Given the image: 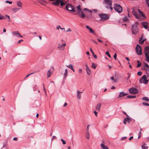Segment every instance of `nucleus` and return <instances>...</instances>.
<instances>
[{"instance_id":"1","label":"nucleus","mask_w":149,"mask_h":149,"mask_svg":"<svg viewBox=\"0 0 149 149\" xmlns=\"http://www.w3.org/2000/svg\"><path fill=\"white\" fill-rule=\"evenodd\" d=\"M139 25V23L137 22H135L132 26V33L133 34L136 35L138 32V26Z\"/></svg>"},{"instance_id":"2","label":"nucleus","mask_w":149,"mask_h":149,"mask_svg":"<svg viewBox=\"0 0 149 149\" xmlns=\"http://www.w3.org/2000/svg\"><path fill=\"white\" fill-rule=\"evenodd\" d=\"M77 8L79 15L81 18H84L85 17V15L83 13L81 8L80 5H79L77 6Z\"/></svg>"},{"instance_id":"3","label":"nucleus","mask_w":149,"mask_h":149,"mask_svg":"<svg viewBox=\"0 0 149 149\" xmlns=\"http://www.w3.org/2000/svg\"><path fill=\"white\" fill-rule=\"evenodd\" d=\"M114 8L115 10L120 13L122 11V8L120 5L116 3L114 5Z\"/></svg>"},{"instance_id":"4","label":"nucleus","mask_w":149,"mask_h":149,"mask_svg":"<svg viewBox=\"0 0 149 149\" xmlns=\"http://www.w3.org/2000/svg\"><path fill=\"white\" fill-rule=\"evenodd\" d=\"M106 3V7L107 8H110L111 10L113 9L111 7L112 2L111 0H104Z\"/></svg>"},{"instance_id":"5","label":"nucleus","mask_w":149,"mask_h":149,"mask_svg":"<svg viewBox=\"0 0 149 149\" xmlns=\"http://www.w3.org/2000/svg\"><path fill=\"white\" fill-rule=\"evenodd\" d=\"M140 83H143L145 84H147L148 82V80L147 79V77L146 75H144L139 80Z\"/></svg>"},{"instance_id":"6","label":"nucleus","mask_w":149,"mask_h":149,"mask_svg":"<svg viewBox=\"0 0 149 149\" xmlns=\"http://www.w3.org/2000/svg\"><path fill=\"white\" fill-rule=\"evenodd\" d=\"M144 52L147 60L149 61V47L147 46L145 47Z\"/></svg>"},{"instance_id":"7","label":"nucleus","mask_w":149,"mask_h":149,"mask_svg":"<svg viewBox=\"0 0 149 149\" xmlns=\"http://www.w3.org/2000/svg\"><path fill=\"white\" fill-rule=\"evenodd\" d=\"M65 8L66 9L70 11H71L73 12H75V10L73 6L71 4H68L66 5L65 6Z\"/></svg>"},{"instance_id":"8","label":"nucleus","mask_w":149,"mask_h":149,"mask_svg":"<svg viewBox=\"0 0 149 149\" xmlns=\"http://www.w3.org/2000/svg\"><path fill=\"white\" fill-rule=\"evenodd\" d=\"M129 91L130 93L134 94H136L139 92L138 90L136 88L134 87L130 88Z\"/></svg>"},{"instance_id":"9","label":"nucleus","mask_w":149,"mask_h":149,"mask_svg":"<svg viewBox=\"0 0 149 149\" xmlns=\"http://www.w3.org/2000/svg\"><path fill=\"white\" fill-rule=\"evenodd\" d=\"M99 16L101 20H105L109 18L107 15L104 14H101L99 15Z\"/></svg>"},{"instance_id":"10","label":"nucleus","mask_w":149,"mask_h":149,"mask_svg":"<svg viewBox=\"0 0 149 149\" xmlns=\"http://www.w3.org/2000/svg\"><path fill=\"white\" fill-rule=\"evenodd\" d=\"M136 50L138 55H141V47L139 45H136Z\"/></svg>"},{"instance_id":"11","label":"nucleus","mask_w":149,"mask_h":149,"mask_svg":"<svg viewBox=\"0 0 149 149\" xmlns=\"http://www.w3.org/2000/svg\"><path fill=\"white\" fill-rule=\"evenodd\" d=\"M138 12L137 9H134L132 10V13L134 15L136 18L137 19H139V15H137V13Z\"/></svg>"},{"instance_id":"12","label":"nucleus","mask_w":149,"mask_h":149,"mask_svg":"<svg viewBox=\"0 0 149 149\" xmlns=\"http://www.w3.org/2000/svg\"><path fill=\"white\" fill-rule=\"evenodd\" d=\"M12 33L13 35L17 36L18 37H23V36L20 35L18 31H13L12 32Z\"/></svg>"},{"instance_id":"13","label":"nucleus","mask_w":149,"mask_h":149,"mask_svg":"<svg viewBox=\"0 0 149 149\" xmlns=\"http://www.w3.org/2000/svg\"><path fill=\"white\" fill-rule=\"evenodd\" d=\"M144 69L146 70L148 72H147L146 73L147 74V77H148V75H149V66L146 63H145L144 66Z\"/></svg>"},{"instance_id":"14","label":"nucleus","mask_w":149,"mask_h":149,"mask_svg":"<svg viewBox=\"0 0 149 149\" xmlns=\"http://www.w3.org/2000/svg\"><path fill=\"white\" fill-rule=\"evenodd\" d=\"M132 120V119L130 118H129L128 117H127L125 118L123 120V123L125 125L126 124V122H127L128 123H130Z\"/></svg>"},{"instance_id":"15","label":"nucleus","mask_w":149,"mask_h":149,"mask_svg":"<svg viewBox=\"0 0 149 149\" xmlns=\"http://www.w3.org/2000/svg\"><path fill=\"white\" fill-rule=\"evenodd\" d=\"M7 17H8V21L9 22V20H10L9 16L7 15H6L5 16H3L2 15H1L0 14V19H6Z\"/></svg>"},{"instance_id":"16","label":"nucleus","mask_w":149,"mask_h":149,"mask_svg":"<svg viewBox=\"0 0 149 149\" xmlns=\"http://www.w3.org/2000/svg\"><path fill=\"white\" fill-rule=\"evenodd\" d=\"M66 45V44L65 43L61 45H59V46L58 47V48L60 50H62L63 49L64 47Z\"/></svg>"},{"instance_id":"17","label":"nucleus","mask_w":149,"mask_h":149,"mask_svg":"<svg viewBox=\"0 0 149 149\" xmlns=\"http://www.w3.org/2000/svg\"><path fill=\"white\" fill-rule=\"evenodd\" d=\"M86 28L89 30V31L92 33L96 35L95 33V31L91 27H90L89 26L87 25L86 26Z\"/></svg>"},{"instance_id":"18","label":"nucleus","mask_w":149,"mask_h":149,"mask_svg":"<svg viewBox=\"0 0 149 149\" xmlns=\"http://www.w3.org/2000/svg\"><path fill=\"white\" fill-rule=\"evenodd\" d=\"M82 93V92L79 91H77V98L79 100H80L81 99V93Z\"/></svg>"},{"instance_id":"19","label":"nucleus","mask_w":149,"mask_h":149,"mask_svg":"<svg viewBox=\"0 0 149 149\" xmlns=\"http://www.w3.org/2000/svg\"><path fill=\"white\" fill-rule=\"evenodd\" d=\"M127 94L123 92H121L120 93L119 95L118 96V98H120L122 97H123L125 95H127Z\"/></svg>"},{"instance_id":"20","label":"nucleus","mask_w":149,"mask_h":149,"mask_svg":"<svg viewBox=\"0 0 149 149\" xmlns=\"http://www.w3.org/2000/svg\"><path fill=\"white\" fill-rule=\"evenodd\" d=\"M142 25L144 27V28L146 29L148 28V25H147V22H142Z\"/></svg>"},{"instance_id":"21","label":"nucleus","mask_w":149,"mask_h":149,"mask_svg":"<svg viewBox=\"0 0 149 149\" xmlns=\"http://www.w3.org/2000/svg\"><path fill=\"white\" fill-rule=\"evenodd\" d=\"M101 104H98L96 107V110L99 111L100 110V108L101 107Z\"/></svg>"},{"instance_id":"22","label":"nucleus","mask_w":149,"mask_h":149,"mask_svg":"<svg viewBox=\"0 0 149 149\" xmlns=\"http://www.w3.org/2000/svg\"><path fill=\"white\" fill-rule=\"evenodd\" d=\"M101 146L103 149H109L108 147L107 146H105L103 143H101Z\"/></svg>"},{"instance_id":"23","label":"nucleus","mask_w":149,"mask_h":149,"mask_svg":"<svg viewBox=\"0 0 149 149\" xmlns=\"http://www.w3.org/2000/svg\"><path fill=\"white\" fill-rule=\"evenodd\" d=\"M145 41V39L142 40V37L140 38L139 42L140 44H143Z\"/></svg>"},{"instance_id":"24","label":"nucleus","mask_w":149,"mask_h":149,"mask_svg":"<svg viewBox=\"0 0 149 149\" xmlns=\"http://www.w3.org/2000/svg\"><path fill=\"white\" fill-rule=\"evenodd\" d=\"M87 74L88 75H90L91 74V71L89 68H88L86 69Z\"/></svg>"},{"instance_id":"25","label":"nucleus","mask_w":149,"mask_h":149,"mask_svg":"<svg viewBox=\"0 0 149 149\" xmlns=\"http://www.w3.org/2000/svg\"><path fill=\"white\" fill-rule=\"evenodd\" d=\"M138 12L139 13V17H141V15L143 17V14L142 12L139 9H137Z\"/></svg>"},{"instance_id":"26","label":"nucleus","mask_w":149,"mask_h":149,"mask_svg":"<svg viewBox=\"0 0 149 149\" xmlns=\"http://www.w3.org/2000/svg\"><path fill=\"white\" fill-rule=\"evenodd\" d=\"M68 67L72 70L74 72H75L73 68V66L71 64H69L68 66Z\"/></svg>"},{"instance_id":"27","label":"nucleus","mask_w":149,"mask_h":149,"mask_svg":"<svg viewBox=\"0 0 149 149\" xmlns=\"http://www.w3.org/2000/svg\"><path fill=\"white\" fill-rule=\"evenodd\" d=\"M17 5L19 7H21L22 6V3L20 1H18L17 2Z\"/></svg>"},{"instance_id":"28","label":"nucleus","mask_w":149,"mask_h":149,"mask_svg":"<svg viewBox=\"0 0 149 149\" xmlns=\"http://www.w3.org/2000/svg\"><path fill=\"white\" fill-rule=\"evenodd\" d=\"M19 8H15L12 9V11L14 13H15L18 11L19 9Z\"/></svg>"},{"instance_id":"29","label":"nucleus","mask_w":149,"mask_h":149,"mask_svg":"<svg viewBox=\"0 0 149 149\" xmlns=\"http://www.w3.org/2000/svg\"><path fill=\"white\" fill-rule=\"evenodd\" d=\"M142 100L145 101H146L148 102L149 101V99L148 97H144L142 98Z\"/></svg>"},{"instance_id":"30","label":"nucleus","mask_w":149,"mask_h":149,"mask_svg":"<svg viewBox=\"0 0 149 149\" xmlns=\"http://www.w3.org/2000/svg\"><path fill=\"white\" fill-rule=\"evenodd\" d=\"M50 70H49L47 72V76L48 78L49 77L51 76V71H50Z\"/></svg>"},{"instance_id":"31","label":"nucleus","mask_w":149,"mask_h":149,"mask_svg":"<svg viewBox=\"0 0 149 149\" xmlns=\"http://www.w3.org/2000/svg\"><path fill=\"white\" fill-rule=\"evenodd\" d=\"M137 62L138 63V64L137 65L136 67L137 68H139L141 66V62H140V61L139 60L137 61Z\"/></svg>"},{"instance_id":"32","label":"nucleus","mask_w":149,"mask_h":149,"mask_svg":"<svg viewBox=\"0 0 149 149\" xmlns=\"http://www.w3.org/2000/svg\"><path fill=\"white\" fill-rule=\"evenodd\" d=\"M136 97V96H132V95H128L127 96V97L128 98L130 99H132V98H134Z\"/></svg>"},{"instance_id":"33","label":"nucleus","mask_w":149,"mask_h":149,"mask_svg":"<svg viewBox=\"0 0 149 149\" xmlns=\"http://www.w3.org/2000/svg\"><path fill=\"white\" fill-rule=\"evenodd\" d=\"M97 67V65L94 63H92V67L94 69H95Z\"/></svg>"},{"instance_id":"34","label":"nucleus","mask_w":149,"mask_h":149,"mask_svg":"<svg viewBox=\"0 0 149 149\" xmlns=\"http://www.w3.org/2000/svg\"><path fill=\"white\" fill-rule=\"evenodd\" d=\"M60 5L61 6H63L65 5L66 4V3H64L63 1H62V0L60 1Z\"/></svg>"},{"instance_id":"35","label":"nucleus","mask_w":149,"mask_h":149,"mask_svg":"<svg viewBox=\"0 0 149 149\" xmlns=\"http://www.w3.org/2000/svg\"><path fill=\"white\" fill-rule=\"evenodd\" d=\"M68 74V70L67 69H65V72L64 74V76L65 77Z\"/></svg>"},{"instance_id":"36","label":"nucleus","mask_w":149,"mask_h":149,"mask_svg":"<svg viewBox=\"0 0 149 149\" xmlns=\"http://www.w3.org/2000/svg\"><path fill=\"white\" fill-rule=\"evenodd\" d=\"M145 1L147 6L149 8V0H145Z\"/></svg>"},{"instance_id":"37","label":"nucleus","mask_w":149,"mask_h":149,"mask_svg":"<svg viewBox=\"0 0 149 149\" xmlns=\"http://www.w3.org/2000/svg\"><path fill=\"white\" fill-rule=\"evenodd\" d=\"M141 147L142 149H148V148L147 146H144L143 145Z\"/></svg>"},{"instance_id":"38","label":"nucleus","mask_w":149,"mask_h":149,"mask_svg":"<svg viewBox=\"0 0 149 149\" xmlns=\"http://www.w3.org/2000/svg\"><path fill=\"white\" fill-rule=\"evenodd\" d=\"M61 141H62L63 145H65L66 144V142L65 141L63 140L62 139H61Z\"/></svg>"},{"instance_id":"39","label":"nucleus","mask_w":149,"mask_h":149,"mask_svg":"<svg viewBox=\"0 0 149 149\" xmlns=\"http://www.w3.org/2000/svg\"><path fill=\"white\" fill-rule=\"evenodd\" d=\"M123 20L124 21H126L128 20V19L126 17H125L123 18Z\"/></svg>"},{"instance_id":"40","label":"nucleus","mask_w":149,"mask_h":149,"mask_svg":"<svg viewBox=\"0 0 149 149\" xmlns=\"http://www.w3.org/2000/svg\"><path fill=\"white\" fill-rule=\"evenodd\" d=\"M142 104L143 105L145 106H149V104L148 103H146L145 102H143L142 103Z\"/></svg>"},{"instance_id":"41","label":"nucleus","mask_w":149,"mask_h":149,"mask_svg":"<svg viewBox=\"0 0 149 149\" xmlns=\"http://www.w3.org/2000/svg\"><path fill=\"white\" fill-rule=\"evenodd\" d=\"M106 54L109 57L111 58V56L110 54L109 53L108 51H107L106 52Z\"/></svg>"},{"instance_id":"42","label":"nucleus","mask_w":149,"mask_h":149,"mask_svg":"<svg viewBox=\"0 0 149 149\" xmlns=\"http://www.w3.org/2000/svg\"><path fill=\"white\" fill-rule=\"evenodd\" d=\"M111 79L113 81H114V82H116L117 81V80L116 79V80H115L114 79V77H111Z\"/></svg>"},{"instance_id":"43","label":"nucleus","mask_w":149,"mask_h":149,"mask_svg":"<svg viewBox=\"0 0 149 149\" xmlns=\"http://www.w3.org/2000/svg\"><path fill=\"white\" fill-rule=\"evenodd\" d=\"M93 56L95 58L97 59V56L95 54H94V53H93L92 54Z\"/></svg>"},{"instance_id":"44","label":"nucleus","mask_w":149,"mask_h":149,"mask_svg":"<svg viewBox=\"0 0 149 149\" xmlns=\"http://www.w3.org/2000/svg\"><path fill=\"white\" fill-rule=\"evenodd\" d=\"M142 73V72L141 71H139L137 72V74L139 76H141Z\"/></svg>"},{"instance_id":"45","label":"nucleus","mask_w":149,"mask_h":149,"mask_svg":"<svg viewBox=\"0 0 149 149\" xmlns=\"http://www.w3.org/2000/svg\"><path fill=\"white\" fill-rule=\"evenodd\" d=\"M90 125H88L87 126V133L88 134H89V132H88V129H89V127H90Z\"/></svg>"},{"instance_id":"46","label":"nucleus","mask_w":149,"mask_h":149,"mask_svg":"<svg viewBox=\"0 0 149 149\" xmlns=\"http://www.w3.org/2000/svg\"><path fill=\"white\" fill-rule=\"evenodd\" d=\"M5 2L6 3H8L10 4H11V3H12V2L11 1H5Z\"/></svg>"},{"instance_id":"47","label":"nucleus","mask_w":149,"mask_h":149,"mask_svg":"<svg viewBox=\"0 0 149 149\" xmlns=\"http://www.w3.org/2000/svg\"><path fill=\"white\" fill-rule=\"evenodd\" d=\"M72 31L71 29L70 28H68L67 31H66V32H71Z\"/></svg>"},{"instance_id":"48","label":"nucleus","mask_w":149,"mask_h":149,"mask_svg":"<svg viewBox=\"0 0 149 149\" xmlns=\"http://www.w3.org/2000/svg\"><path fill=\"white\" fill-rule=\"evenodd\" d=\"M89 134H88L87 133H87H86V138L87 139H89Z\"/></svg>"},{"instance_id":"49","label":"nucleus","mask_w":149,"mask_h":149,"mask_svg":"<svg viewBox=\"0 0 149 149\" xmlns=\"http://www.w3.org/2000/svg\"><path fill=\"white\" fill-rule=\"evenodd\" d=\"M116 56H117V54L116 53H115L113 56V57L115 59V60H116Z\"/></svg>"},{"instance_id":"50","label":"nucleus","mask_w":149,"mask_h":149,"mask_svg":"<svg viewBox=\"0 0 149 149\" xmlns=\"http://www.w3.org/2000/svg\"><path fill=\"white\" fill-rule=\"evenodd\" d=\"M141 131H140V132L139 133V136L138 137V139H139L141 137Z\"/></svg>"},{"instance_id":"51","label":"nucleus","mask_w":149,"mask_h":149,"mask_svg":"<svg viewBox=\"0 0 149 149\" xmlns=\"http://www.w3.org/2000/svg\"><path fill=\"white\" fill-rule=\"evenodd\" d=\"M34 73H31L30 74H28L27 75L26 77H25V78H26L27 77H28L29 75L32 74H33Z\"/></svg>"},{"instance_id":"52","label":"nucleus","mask_w":149,"mask_h":149,"mask_svg":"<svg viewBox=\"0 0 149 149\" xmlns=\"http://www.w3.org/2000/svg\"><path fill=\"white\" fill-rule=\"evenodd\" d=\"M56 137L55 136H52V141H53L54 140V139H56Z\"/></svg>"},{"instance_id":"53","label":"nucleus","mask_w":149,"mask_h":149,"mask_svg":"<svg viewBox=\"0 0 149 149\" xmlns=\"http://www.w3.org/2000/svg\"><path fill=\"white\" fill-rule=\"evenodd\" d=\"M122 112H123V113L125 115H126V116H127V117H128V116H128V115L125 112V111H122Z\"/></svg>"},{"instance_id":"54","label":"nucleus","mask_w":149,"mask_h":149,"mask_svg":"<svg viewBox=\"0 0 149 149\" xmlns=\"http://www.w3.org/2000/svg\"><path fill=\"white\" fill-rule=\"evenodd\" d=\"M82 72V69H79V73H81Z\"/></svg>"},{"instance_id":"55","label":"nucleus","mask_w":149,"mask_h":149,"mask_svg":"<svg viewBox=\"0 0 149 149\" xmlns=\"http://www.w3.org/2000/svg\"><path fill=\"white\" fill-rule=\"evenodd\" d=\"M94 113L95 114V115L96 116H97V112L96 111H94Z\"/></svg>"},{"instance_id":"56","label":"nucleus","mask_w":149,"mask_h":149,"mask_svg":"<svg viewBox=\"0 0 149 149\" xmlns=\"http://www.w3.org/2000/svg\"><path fill=\"white\" fill-rule=\"evenodd\" d=\"M13 140L14 141H17L18 140V139L17 137H14L13 138Z\"/></svg>"},{"instance_id":"57","label":"nucleus","mask_w":149,"mask_h":149,"mask_svg":"<svg viewBox=\"0 0 149 149\" xmlns=\"http://www.w3.org/2000/svg\"><path fill=\"white\" fill-rule=\"evenodd\" d=\"M23 41V40H19L18 41V43H21V42H22V41Z\"/></svg>"},{"instance_id":"58","label":"nucleus","mask_w":149,"mask_h":149,"mask_svg":"<svg viewBox=\"0 0 149 149\" xmlns=\"http://www.w3.org/2000/svg\"><path fill=\"white\" fill-rule=\"evenodd\" d=\"M126 138H127V137L126 136L123 137L121 139V140H124V139H126Z\"/></svg>"},{"instance_id":"59","label":"nucleus","mask_w":149,"mask_h":149,"mask_svg":"<svg viewBox=\"0 0 149 149\" xmlns=\"http://www.w3.org/2000/svg\"><path fill=\"white\" fill-rule=\"evenodd\" d=\"M67 105V104L66 102H65L63 105L64 107H65Z\"/></svg>"},{"instance_id":"60","label":"nucleus","mask_w":149,"mask_h":149,"mask_svg":"<svg viewBox=\"0 0 149 149\" xmlns=\"http://www.w3.org/2000/svg\"><path fill=\"white\" fill-rule=\"evenodd\" d=\"M97 39L98 41L99 42H102V41L100 39H98V38H97Z\"/></svg>"},{"instance_id":"61","label":"nucleus","mask_w":149,"mask_h":149,"mask_svg":"<svg viewBox=\"0 0 149 149\" xmlns=\"http://www.w3.org/2000/svg\"><path fill=\"white\" fill-rule=\"evenodd\" d=\"M60 25H59L58 26H57L56 27V29H57V30H59V28H60Z\"/></svg>"},{"instance_id":"62","label":"nucleus","mask_w":149,"mask_h":149,"mask_svg":"<svg viewBox=\"0 0 149 149\" xmlns=\"http://www.w3.org/2000/svg\"><path fill=\"white\" fill-rule=\"evenodd\" d=\"M92 41L93 42H94V43H95L96 44H97V42L96 41H95L94 40H92Z\"/></svg>"},{"instance_id":"63","label":"nucleus","mask_w":149,"mask_h":149,"mask_svg":"<svg viewBox=\"0 0 149 149\" xmlns=\"http://www.w3.org/2000/svg\"><path fill=\"white\" fill-rule=\"evenodd\" d=\"M90 49L92 54L94 53L92 49L91 48H90Z\"/></svg>"},{"instance_id":"64","label":"nucleus","mask_w":149,"mask_h":149,"mask_svg":"<svg viewBox=\"0 0 149 149\" xmlns=\"http://www.w3.org/2000/svg\"><path fill=\"white\" fill-rule=\"evenodd\" d=\"M84 10L88 11L89 10V9L87 8H84Z\"/></svg>"}]
</instances>
